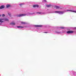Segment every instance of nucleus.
<instances>
[{
  "label": "nucleus",
  "mask_w": 76,
  "mask_h": 76,
  "mask_svg": "<svg viewBox=\"0 0 76 76\" xmlns=\"http://www.w3.org/2000/svg\"><path fill=\"white\" fill-rule=\"evenodd\" d=\"M30 15H32V14L28 12L27 14H23L18 15L17 16L18 17H22V16H29Z\"/></svg>",
  "instance_id": "obj_1"
},
{
  "label": "nucleus",
  "mask_w": 76,
  "mask_h": 76,
  "mask_svg": "<svg viewBox=\"0 0 76 76\" xmlns=\"http://www.w3.org/2000/svg\"><path fill=\"white\" fill-rule=\"evenodd\" d=\"M54 12L56 13H58V14H59V15H62V14H63L65 13V11H55Z\"/></svg>",
  "instance_id": "obj_2"
},
{
  "label": "nucleus",
  "mask_w": 76,
  "mask_h": 76,
  "mask_svg": "<svg viewBox=\"0 0 76 76\" xmlns=\"http://www.w3.org/2000/svg\"><path fill=\"white\" fill-rule=\"evenodd\" d=\"M65 12H74V13H76V11L72 10H64Z\"/></svg>",
  "instance_id": "obj_3"
},
{
  "label": "nucleus",
  "mask_w": 76,
  "mask_h": 76,
  "mask_svg": "<svg viewBox=\"0 0 76 76\" xmlns=\"http://www.w3.org/2000/svg\"><path fill=\"white\" fill-rule=\"evenodd\" d=\"M17 27L18 28H24H24H26V27H27V26L23 27V26H17Z\"/></svg>",
  "instance_id": "obj_4"
},
{
  "label": "nucleus",
  "mask_w": 76,
  "mask_h": 76,
  "mask_svg": "<svg viewBox=\"0 0 76 76\" xmlns=\"http://www.w3.org/2000/svg\"><path fill=\"white\" fill-rule=\"evenodd\" d=\"M0 22L1 23H3V22H4V18H0Z\"/></svg>",
  "instance_id": "obj_5"
},
{
  "label": "nucleus",
  "mask_w": 76,
  "mask_h": 76,
  "mask_svg": "<svg viewBox=\"0 0 76 76\" xmlns=\"http://www.w3.org/2000/svg\"><path fill=\"white\" fill-rule=\"evenodd\" d=\"M73 31H68L66 32L67 34H71L72 33H73Z\"/></svg>",
  "instance_id": "obj_6"
},
{
  "label": "nucleus",
  "mask_w": 76,
  "mask_h": 76,
  "mask_svg": "<svg viewBox=\"0 0 76 76\" xmlns=\"http://www.w3.org/2000/svg\"><path fill=\"white\" fill-rule=\"evenodd\" d=\"M4 22H5V21H9V19H8V18H4Z\"/></svg>",
  "instance_id": "obj_7"
},
{
  "label": "nucleus",
  "mask_w": 76,
  "mask_h": 76,
  "mask_svg": "<svg viewBox=\"0 0 76 76\" xmlns=\"http://www.w3.org/2000/svg\"><path fill=\"white\" fill-rule=\"evenodd\" d=\"M39 5H33V7H39Z\"/></svg>",
  "instance_id": "obj_8"
},
{
  "label": "nucleus",
  "mask_w": 76,
  "mask_h": 76,
  "mask_svg": "<svg viewBox=\"0 0 76 76\" xmlns=\"http://www.w3.org/2000/svg\"><path fill=\"white\" fill-rule=\"evenodd\" d=\"M35 27H41L42 26L41 25H34Z\"/></svg>",
  "instance_id": "obj_9"
},
{
  "label": "nucleus",
  "mask_w": 76,
  "mask_h": 76,
  "mask_svg": "<svg viewBox=\"0 0 76 76\" xmlns=\"http://www.w3.org/2000/svg\"><path fill=\"white\" fill-rule=\"evenodd\" d=\"M3 8H4V6L2 5L1 7H0V9H3Z\"/></svg>",
  "instance_id": "obj_10"
},
{
  "label": "nucleus",
  "mask_w": 76,
  "mask_h": 76,
  "mask_svg": "<svg viewBox=\"0 0 76 76\" xmlns=\"http://www.w3.org/2000/svg\"><path fill=\"white\" fill-rule=\"evenodd\" d=\"M10 25H15V22H12L11 23H10Z\"/></svg>",
  "instance_id": "obj_11"
},
{
  "label": "nucleus",
  "mask_w": 76,
  "mask_h": 76,
  "mask_svg": "<svg viewBox=\"0 0 76 76\" xmlns=\"http://www.w3.org/2000/svg\"><path fill=\"white\" fill-rule=\"evenodd\" d=\"M51 4H50L49 5H46V7H50V6H51Z\"/></svg>",
  "instance_id": "obj_12"
},
{
  "label": "nucleus",
  "mask_w": 76,
  "mask_h": 76,
  "mask_svg": "<svg viewBox=\"0 0 76 76\" xmlns=\"http://www.w3.org/2000/svg\"><path fill=\"white\" fill-rule=\"evenodd\" d=\"M8 15H9V16L11 17V13H10V12H8Z\"/></svg>",
  "instance_id": "obj_13"
},
{
  "label": "nucleus",
  "mask_w": 76,
  "mask_h": 76,
  "mask_svg": "<svg viewBox=\"0 0 76 76\" xmlns=\"http://www.w3.org/2000/svg\"><path fill=\"white\" fill-rule=\"evenodd\" d=\"M10 5H9V4H7L6 6V7H7V8H8V7H10Z\"/></svg>",
  "instance_id": "obj_14"
},
{
  "label": "nucleus",
  "mask_w": 76,
  "mask_h": 76,
  "mask_svg": "<svg viewBox=\"0 0 76 76\" xmlns=\"http://www.w3.org/2000/svg\"><path fill=\"white\" fill-rule=\"evenodd\" d=\"M55 7L56 9H59L60 8V7L58 6H55Z\"/></svg>",
  "instance_id": "obj_15"
},
{
  "label": "nucleus",
  "mask_w": 76,
  "mask_h": 76,
  "mask_svg": "<svg viewBox=\"0 0 76 76\" xmlns=\"http://www.w3.org/2000/svg\"><path fill=\"white\" fill-rule=\"evenodd\" d=\"M21 24H26V22H21Z\"/></svg>",
  "instance_id": "obj_16"
},
{
  "label": "nucleus",
  "mask_w": 76,
  "mask_h": 76,
  "mask_svg": "<svg viewBox=\"0 0 76 76\" xmlns=\"http://www.w3.org/2000/svg\"><path fill=\"white\" fill-rule=\"evenodd\" d=\"M73 73L74 75H76V72L75 71L73 72Z\"/></svg>",
  "instance_id": "obj_17"
},
{
  "label": "nucleus",
  "mask_w": 76,
  "mask_h": 76,
  "mask_svg": "<svg viewBox=\"0 0 76 76\" xmlns=\"http://www.w3.org/2000/svg\"><path fill=\"white\" fill-rule=\"evenodd\" d=\"M56 34H60V33H61V32H58V31H56Z\"/></svg>",
  "instance_id": "obj_18"
},
{
  "label": "nucleus",
  "mask_w": 76,
  "mask_h": 76,
  "mask_svg": "<svg viewBox=\"0 0 76 76\" xmlns=\"http://www.w3.org/2000/svg\"><path fill=\"white\" fill-rule=\"evenodd\" d=\"M24 4V3L20 4V6H22V5H23V4Z\"/></svg>",
  "instance_id": "obj_19"
},
{
  "label": "nucleus",
  "mask_w": 76,
  "mask_h": 76,
  "mask_svg": "<svg viewBox=\"0 0 76 76\" xmlns=\"http://www.w3.org/2000/svg\"><path fill=\"white\" fill-rule=\"evenodd\" d=\"M60 28H61V29H64V27H60Z\"/></svg>",
  "instance_id": "obj_20"
},
{
  "label": "nucleus",
  "mask_w": 76,
  "mask_h": 76,
  "mask_svg": "<svg viewBox=\"0 0 76 76\" xmlns=\"http://www.w3.org/2000/svg\"><path fill=\"white\" fill-rule=\"evenodd\" d=\"M2 16H3V17H4V16H5V15L4 14H3L2 15Z\"/></svg>",
  "instance_id": "obj_21"
},
{
  "label": "nucleus",
  "mask_w": 76,
  "mask_h": 76,
  "mask_svg": "<svg viewBox=\"0 0 76 76\" xmlns=\"http://www.w3.org/2000/svg\"><path fill=\"white\" fill-rule=\"evenodd\" d=\"M37 13H39V14H43V13H41V12H37Z\"/></svg>",
  "instance_id": "obj_22"
},
{
  "label": "nucleus",
  "mask_w": 76,
  "mask_h": 76,
  "mask_svg": "<svg viewBox=\"0 0 76 76\" xmlns=\"http://www.w3.org/2000/svg\"><path fill=\"white\" fill-rule=\"evenodd\" d=\"M44 0V1L45 2H46V0Z\"/></svg>",
  "instance_id": "obj_23"
},
{
  "label": "nucleus",
  "mask_w": 76,
  "mask_h": 76,
  "mask_svg": "<svg viewBox=\"0 0 76 76\" xmlns=\"http://www.w3.org/2000/svg\"><path fill=\"white\" fill-rule=\"evenodd\" d=\"M37 32H40V31H39V30H38Z\"/></svg>",
  "instance_id": "obj_24"
},
{
  "label": "nucleus",
  "mask_w": 76,
  "mask_h": 76,
  "mask_svg": "<svg viewBox=\"0 0 76 76\" xmlns=\"http://www.w3.org/2000/svg\"><path fill=\"white\" fill-rule=\"evenodd\" d=\"M0 16H1V14L0 15Z\"/></svg>",
  "instance_id": "obj_25"
},
{
  "label": "nucleus",
  "mask_w": 76,
  "mask_h": 76,
  "mask_svg": "<svg viewBox=\"0 0 76 76\" xmlns=\"http://www.w3.org/2000/svg\"><path fill=\"white\" fill-rule=\"evenodd\" d=\"M45 33H47V32H45Z\"/></svg>",
  "instance_id": "obj_26"
},
{
  "label": "nucleus",
  "mask_w": 76,
  "mask_h": 76,
  "mask_svg": "<svg viewBox=\"0 0 76 76\" xmlns=\"http://www.w3.org/2000/svg\"><path fill=\"white\" fill-rule=\"evenodd\" d=\"M0 25H1V24H0Z\"/></svg>",
  "instance_id": "obj_27"
}]
</instances>
